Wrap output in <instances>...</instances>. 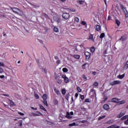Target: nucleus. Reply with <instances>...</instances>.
<instances>
[{
	"instance_id": "9",
	"label": "nucleus",
	"mask_w": 128,
	"mask_h": 128,
	"mask_svg": "<svg viewBox=\"0 0 128 128\" xmlns=\"http://www.w3.org/2000/svg\"><path fill=\"white\" fill-rule=\"evenodd\" d=\"M37 114L36 113H34V112H33L32 114V116H40V114H42V113L40 112H36Z\"/></svg>"
},
{
	"instance_id": "4",
	"label": "nucleus",
	"mask_w": 128,
	"mask_h": 128,
	"mask_svg": "<svg viewBox=\"0 0 128 128\" xmlns=\"http://www.w3.org/2000/svg\"><path fill=\"white\" fill-rule=\"evenodd\" d=\"M62 78H64V82H66V84H68V82H70V80H68V78L66 76L63 74L62 76Z\"/></svg>"
},
{
	"instance_id": "42",
	"label": "nucleus",
	"mask_w": 128,
	"mask_h": 128,
	"mask_svg": "<svg viewBox=\"0 0 128 128\" xmlns=\"http://www.w3.org/2000/svg\"><path fill=\"white\" fill-rule=\"evenodd\" d=\"M76 124V122H74V123L69 124V126H75Z\"/></svg>"
},
{
	"instance_id": "45",
	"label": "nucleus",
	"mask_w": 128,
	"mask_h": 128,
	"mask_svg": "<svg viewBox=\"0 0 128 128\" xmlns=\"http://www.w3.org/2000/svg\"><path fill=\"white\" fill-rule=\"evenodd\" d=\"M80 48H84V44L82 43L80 45Z\"/></svg>"
},
{
	"instance_id": "50",
	"label": "nucleus",
	"mask_w": 128,
	"mask_h": 128,
	"mask_svg": "<svg viewBox=\"0 0 128 128\" xmlns=\"http://www.w3.org/2000/svg\"><path fill=\"white\" fill-rule=\"evenodd\" d=\"M42 70L44 71L45 74H47L46 70V68H42Z\"/></svg>"
},
{
	"instance_id": "61",
	"label": "nucleus",
	"mask_w": 128,
	"mask_h": 128,
	"mask_svg": "<svg viewBox=\"0 0 128 128\" xmlns=\"http://www.w3.org/2000/svg\"><path fill=\"white\" fill-rule=\"evenodd\" d=\"M78 96V93H76L75 94V98H76Z\"/></svg>"
},
{
	"instance_id": "63",
	"label": "nucleus",
	"mask_w": 128,
	"mask_h": 128,
	"mask_svg": "<svg viewBox=\"0 0 128 128\" xmlns=\"http://www.w3.org/2000/svg\"><path fill=\"white\" fill-rule=\"evenodd\" d=\"M2 96H10L8 94H2Z\"/></svg>"
},
{
	"instance_id": "47",
	"label": "nucleus",
	"mask_w": 128,
	"mask_h": 128,
	"mask_svg": "<svg viewBox=\"0 0 128 128\" xmlns=\"http://www.w3.org/2000/svg\"><path fill=\"white\" fill-rule=\"evenodd\" d=\"M80 98L82 100H84V95L80 94Z\"/></svg>"
},
{
	"instance_id": "8",
	"label": "nucleus",
	"mask_w": 128,
	"mask_h": 128,
	"mask_svg": "<svg viewBox=\"0 0 128 128\" xmlns=\"http://www.w3.org/2000/svg\"><path fill=\"white\" fill-rule=\"evenodd\" d=\"M103 108L106 110H110V106L108 104H105L103 106Z\"/></svg>"
},
{
	"instance_id": "56",
	"label": "nucleus",
	"mask_w": 128,
	"mask_h": 128,
	"mask_svg": "<svg viewBox=\"0 0 128 128\" xmlns=\"http://www.w3.org/2000/svg\"><path fill=\"white\" fill-rule=\"evenodd\" d=\"M56 64H60V60H58L56 62Z\"/></svg>"
},
{
	"instance_id": "31",
	"label": "nucleus",
	"mask_w": 128,
	"mask_h": 128,
	"mask_svg": "<svg viewBox=\"0 0 128 128\" xmlns=\"http://www.w3.org/2000/svg\"><path fill=\"white\" fill-rule=\"evenodd\" d=\"M62 72H68V68H62Z\"/></svg>"
},
{
	"instance_id": "21",
	"label": "nucleus",
	"mask_w": 128,
	"mask_h": 128,
	"mask_svg": "<svg viewBox=\"0 0 128 128\" xmlns=\"http://www.w3.org/2000/svg\"><path fill=\"white\" fill-rule=\"evenodd\" d=\"M96 30L97 32H100V25H96Z\"/></svg>"
},
{
	"instance_id": "53",
	"label": "nucleus",
	"mask_w": 128,
	"mask_h": 128,
	"mask_svg": "<svg viewBox=\"0 0 128 128\" xmlns=\"http://www.w3.org/2000/svg\"><path fill=\"white\" fill-rule=\"evenodd\" d=\"M124 124H126V126L128 125V120H126V121H124Z\"/></svg>"
},
{
	"instance_id": "54",
	"label": "nucleus",
	"mask_w": 128,
	"mask_h": 128,
	"mask_svg": "<svg viewBox=\"0 0 128 128\" xmlns=\"http://www.w3.org/2000/svg\"><path fill=\"white\" fill-rule=\"evenodd\" d=\"M4 72V69L2 68H0V74H2Z\"/></svg>"
},
{
	"instance_id": "58",
	"label": "nucleus",
	"mask_w": 128,
	"mask_h": 128,
	"mask_svg": "<svg viewBox=\"0 0 128 128\" xmlns=\"http://www.w3.org/2000/svg\"><path fill=\"white\" fill-rule=\"evenodd\" d=\"M111 19L112 17L110 16H108V20H110Z\"/></svg>"
},
{
	"instance_id": "64",
	"label": "nucleus",
	"mask_w": 128,
	"mask_h": 128,
	"mask_svg": "<svg viewBox=\"0 0 128 128\" xmlns=\"http://www.w3.org/2000/svg\"><path fill=\"white\" fill-rule=\"evenodd\" d=\"M0 78H4V75L0 76Z\"/></svg>"
},
{
	"instance_id": "46",
	"label": "nucleus",
	"mask_w": 128,
	"mask_h": 128,
	"mask_svg": "<svg viewBox=\"0 0 128 128\" xmlns=\"http://www.w3.org/2000/svg\"><path fill=\"white\" fill-rule=\"evenodd\" d=\"M124 14H125V18H128V11L125 12H124Z\"/></svg>"
},
{
	"instance_id": "26",
	"label": "nucleus",
	"mask_w": 128,
	"mask_h": 128,
	"mask_svg": "<svg viewBox=\"0 0 128 128\" xmlns=\"http://www.w3.org/2000/svg\"><path fill=\"white\" fill-rule=\"evenodd\" d=\"M54 31L55 32H58V27H56V26H54Z\"/></svg>"
},
{
	"instance_id": "57",
	"label": "nucleus",
	"mask_w": 128,
	"mask_h": 128,
	"mask_svg": "<svg viewBox=\"0 0 128 128\" xmlns=\"http://www.w3.org/2000/svg\"><path fill=\"white\" fill-rule=\"evenodd\" d=\"M0 66H4V64L0 62Z\"/></svg>"
},
{
	"instance_id": "24",
	"label": "nucleus",
	"mask_w": 128,
	"mask_h": 128,
	"mask_svg": "<svg viewBox=\"0 0 128 128\" xmlns=\"http://www.w3.org/2000/svg\"><path fill=\"white\" fill-rule=\"evenodd\" d=\"M128 118V115H126L123 117H122L121 118H120V120H126Z\"/></svg>"
},
{
	"instance_id": "3",
	"label": "nucleus",
	"mask_w": 128,
	"mask_h": 128,
	"mask_svg": "<svg viewBox=\"0 0 128 128\" xmlns=\"http://www.w3.org/2000/svg\"><path fill=\"white\" fill-rule=\"evenodd\" d=\"M55 79L56 80L58 84H62V78H60V76H56L55 77Z\"/></svg>"
},
{
	"instance_id": "20",
	"label": "nucleus",
	"mask_w": 128,
	"mask_h": 128,
	"mask_svg": "<svg viewBox=\"0 0 128 128\" xmlns=\"http://www.w3.org/2000/svg\"><path fill=\"white\" fill-rule=\"evenodd\" d=\"M73 58H76V60H80V56L78 54H74L73 56Z\"/></svg>"
},
{
	"instance_id": "2",
	"label": "nucleus",
	"mask_w": 128,
	"mask_h": 128,
	"mask_svg": "<svg viewBox=\"0 0 128 128\" xmlns=\"http://www.w3.org/2000/svg\"><path fill=\"white\" fill-rule=\"evenodd\" d=\"M84 55L86 56V60H90V56H92L90 52H84Z\"/></svg>"
},
{
	"instance_id": "33",
	"label": "nucleus",
	"mask_w": 128,
	"mask_h": 128,
	"mask_svg": "<svg viewBox=\"0 0 128 128\" xmlns=\"http://www.w3.org/2000/svg\"><path fill=\"white\" fill-rule=\"evenodd\" d=\"M70 93H68V94H66V96H65V98L66 100H68V98H70Z\"/></svg>"
},
{
	"instance_id": "39",
	"label": "nucleus",
	"mask_w": 128,
	"mask_h": 128,
	"mask_svg": "<svg viewBox=\"0 0 128 128\" xmlns=\"http://www.w3.org/2000/svg\"><path fill=\"white\" fill-rule=\"evenodd\" d=\"M54 92L57 94H60V90L56 89H54Z\"/></svg>"
},
{
	"instance_id": "49",
	"label": "nucleus",
	"mask_w": 128,
	"mask_h": 128,
	"mask_svg": "<svg viewBox=\"0 0 128 128\" xmlns=\"http://www.w3.org/2000/svg\"><path fill=\"white\" fill-rule=\"evenodd\" d=\"M108 96H104V102H106V100H108Z\"/></svg>"
},
{
	"instance_id": "19",
	"label": "nucleus",
	"mask_w": 128,
	"mask_h": 128,
	"mask_svg": "<svg viewBox=\"0 0 128 128\" xmlns=\"http://www.w3.org/2000/svg\"><path fill=\"white\" fill-rule=\"evenodd\" d=\"M42 98H43L44 100H48V96L46 94H44L42 96Z\"/></svg>"
},
{
	"instance_id": "60",
	"label": "nucleus",
	"mask_w": 128,
	"mask_h": 128,
	"mask_svg": "<svg viewBox=\"0 0 128 128\" xmlns=\"http://www.w3.org/2000/svg\"><path fill=\"white\" fill-rule=\"evenodd\" d=\"M113 126H114V128H120V126H116V124H114Z\"/></svg>"
},
{
	"instance_id": "59",
	"label": "nucleus",
	"mask_w": 128,
	"mask_h": 128,
	"mask_svg": "<svg viewBox=\"0 0 128 128\" xmlns=\"http://www.w3.org/2000/svg\"><path fill=\"white\" fill-rule=\"evenodd\" d=\"M92 74H93V76H96V72H92Z\"/></svg>"
},
{
	"instance_id": "10",
	"label": "nucleus",
	"mask_w": 128,
	"mask_h": 128,
	"mask_svg": "<svg viewBox=\"0 0 128 128\" xmlns=\"http://www.w3.org/2000/svg\"><path fill=\"white\" fill-rule=\"evenodd\" d=\"M54 20H55V22H56L58 24H60V18H54Z\"/></svg>"
},
{
	"instance_id": "7",
	"label": "nucleus",
	"mask_w": 128,
	"mask_h": 128,
	"mask_svg": "<svg viewBox=\"0 0 128 128\" xmlns=\"http://www.w3.org/2000/svg\"><path fill=\"white\" fill-rule=\"evenodd\" d=\"M111 102H116V104H118L120 99L116 98H114L111 99Z\"/></svg>"
},
{
	"instance_id": "48",
	"label": "nucleus",
	"mask_w": 128,
	"mask_h": 128,
	"mask_svg": "<svg viewBox=\"0 0 128 128\" xmlns=\"http://www.w3.org/2000/svg\"><path fill=\"white\" fill-rule=\"evenodd\" d=\"M84 102H90V98H86Z\"/></svg>"
},
{
	"instance_id": "40",
	"label": "nucleus",
	"mask_w": 128,
	"mask_h": 128,
	"mask_svg": "<svg viewBox=\"0 0 128 128\" xmlns=\"http://www.w3.org/2000/svg\"><path fill=\"white\" fill-rule=\"evenodd\" d=\"M106 118V116H101L98 118V120H102V118Z\"/></svg>"
},
{
	"instance_id": "27",
	"label": "nucleus",
	"mask_w": 128,
	"mask_h": 128,
	"mask_svg": "<svg viewBox=\"0 0 128 128\" xmlns=\"http://www.w3.org/2000/svg\"><path fill=\"white\" fill-rule=\"evenodd\" d=\"M42 102L44 106H48V101L46 100H44Z\"/></svg>"
},
{
	"instance_id": "12",
	"label": "nucleus",
	"mask_w": 128,
	"mask_h": 128,
	"mask_svg": "<svg viewBox=\"0 0 128 128\" xmlns=\"http://www.w3.org/2000/svg\"><path fill=\"white\" fill-rule=\"evenodd\" d=\"M66 118H72V117L70 116V112H66Z\"/></svg>"
},
{
	"instance_id": "13",
	"label": "nucleus",
	"mask_w": 128,
	"mask_h": 128,
	"mask_svg": "<svg viewBox=\"0 0 128 128\" xmlns=\"http://www.w3.org/2000/svg\"><path fill=\"white\" fill-rule=\"evenodd\" d=\"M128 68V60L126 62V64H124L123 69L126 70Z\"/></svg>"
},
{
	"instance_id": "5",
	"label": "nucleus",
	"mask_w": 128,
	"mask_h": 128,
	"mask_svg": "<svg viewBox=\"0 0 128 128\" xmlns=\"http://www.w3.org/2000/svg\"><path fill=\"white\" fill-rule=\"evenodd\" d=\"M62 17L64 20H68L70 18V14L68 13H63L62 14Z\"/></svg>"
},
{
	"instance_id": "11",
	"label": "nucleus",
	"mask_w": 128,
	"mask_h": 128,
	"mask_svg": "<svg viewBox=\"0 0 128 128\" xmlns=\"http://www.w3.org/2000/svg\"><path fill=\"white\" fill-rule=\"evenodd\" d=\"M120 8L121 10H122L124 13L126 12H128V10H126V8H124V6L121 5Z\"/></svg>"
},
{
	"instance_id": "34",
	"label": "nucleus",
	"mask_w": 128,
	"mask_h": 128,
	"mask_svg": "<svg viewBox=\"0 0 128 128\" xmlns=\"http://www.w3.org/2000/svg\"><path fill=\"white\" fill-rule=\"evenodd\" d=\"M80 24H82L83 26H88L86 24V21H82Z\"/></svg>"
},
{
	"instance_id": "25",
	"label": "nucleus",
	"mask_w": 128,
	"mask_h": 128,
	"mask_svg": "<svg viewBox=\"0 0 128 128\" xmlns=\"http://www.w3.org/2000/svg\"><path fill=\"white\" fill-rule=\"evenodd\" d=\"M104 36H106V34H104V32H102V34H100V38H104Z\"/></svg>"
},
{
	"instance_id": "6",
	"label": "nucleus",
	"mask_w": 128,
	"mask_h": 128,
	"mask_svg": "<svg viewBox=\"0 0 128 128\" xmlns=\"http://www.w3.org/2000/svg\"><path fill=\"white\" fill-rule=\"evenodd\" d=\"M120 84V81L116 80L110 82V86H116V84Z\"/></svg>"
},
{
	"instance_id": "43",
	"label": "nucleus",
	"mask_w": 128,
	"mask_h": 128,
	"mask_svg": "<svg viewBox=\"0 0 128 128\" xmlns=\"http://www.w3.org/2000/svg\"><path fill=\"white\" fill-rule=\"evenodd\" d=\"M120 40H122V42H124V40H126V36H122Z\"/></svg>"
},
{
	"instance_id": "15",
	"label": "nucleus",
	"mask_w": 128,
	"mask_h": 128,
	"mask_svg": "<svg viewBox=\"0 0 128 128\" xmlns=\"http://www.w3.org/2000/svg\"><path fill=\"white\" fill-rule=\"evenodd\" d=\"M114 120L112 119V120H110L108 121V122H106V124H114Z\"/></svg>"
},
{
	"instance_id": "1",
	"label": "nucleus",
	"mask_w": 128,
	"mask_h": 128,
	"mask_svg": "<svg viewBox=\"0 0 128 128\" xmlns=\"http://www.w3.org/2000/svg\"><path fill=\"white\" fill-rule=\"evenodd\" d=\"M11 10H12V12H14V14H20V13L22 12V11L17 8H11Z\"/></svg>"
},
{
	"instance_id": "55",
	"label": "nucleus",
	"mask_w": 128,
	"mask_h": 128,
	"mask_svg": "<svg viewBox=\"0 0 128 128\" xmlns=\"http://www.w3.org/2000/svg\"><path fill=\"white\" fill-rule=\"evenodd\" d=\"M84 1H82V0H80L79 1V4H84Z\"/></svg>"
},
{
	"instance_id": "32",
	"label": "nucleus",
	"mask_w": 128,
	"mask_h": 128,
	"mask_svg": "<svg viewBox=\"0 0 128 128\" xmlns=\"http://www.w3.org/2000/svg\"><path fill=\"white\" fill-rule=\"evenodd\" d=\"M34 96L36 100H38V98H40V96H38V94H34Z\"/></svg>"
},
{
	"instance_id": "17",
	"label": "nucleus",
	"mask_w": 128,
	"mask_h": 128,
	"mask_svg": "<svg viewBox=\"0 0 128 128\" xmlns=\"http://www.w3.org/2000/svg\"><path fill=\"white\" fill-rule=\"evenodd\" d=\"M39 106L40 108V110H44V112H46V109L41 104H39Z\"/></svg>"
},
{
	"instance_id": "30",
	"label": "nucleus",
	"mask_w": 128,
	"mask_h": 128,
	"mask_svg": "<svg viewBox=\"0 0 128 128\" xmlns=\"http://www.w3.org/2000/svg\"><path fill=\"white\" fill-rule=\"evenodd\" d=\"M44 16L46 18L47 20H50V17H48V16L46 14V13H44Z\"/></svg>"
},
{
	"instance_id": "23",
	"label": "nucleus",
	"mask_w": 128,
	"mask_h": 128,
	"mask_svg": "<svg viewBox=\"0 0 128 128\" xmlns=\"http://www.w3.org/2000/svg\"><path fill=\"white\" fill-rule=\"evenodd\" d=\"M88 40H94V36L92 34H90L89 36Z\"/></svg>"
},
{
	"instance_id": "37",
	"label": "nucleus",
	"mask_w": 128,
	"mask_h": 128,
	"mask_svg": "<svg viewBox=\"0 0 128 128\" xmlns=\"http://www.w3.org/2000/svg\"><path fill=\"white\" fill-rule=\"evenodd\" d=\"M119 104H126V101L122 100V101H119L118 102Z\"/></svg>"
},
{
	"instance_id": "14",
	"label": "nucleus",
	"mask_w": 128,
	"mask_h": 128,
	"mask_svg": "<svg viewBox=\"0 0 128 128\" xmlns=\"http://www.w3.org/2000/svg\"><path fill=\"white\" fill-rule=\"evenodd\" d=\"M115 23L116 24H117L118 26H120V21L118 19H116L115 20Z\"/></svg>"
},
{
	"instance_id": "29",
	"label": "nucleus",
	"mask_w": 128,
	"mask_h": 128,
	"mask_svg": "<svg viewBox=\"0 0 128 128\" xmlns=\"http://www.w3.org/2000/svg\"><path fill=\"white\" fill-rule=\"evenodd\" d=\"M74 22H76V24H78V22H80V18H78V17H75Z\"/></svg>"
},
{
	"instance_id": "41",
	"label": "nucleus",
	"mask_w": 128,
	"mask_h": 128,
	"mask_svg": "<svg viewBox=\"0 0 128 128\" xmlns=\"http://www.w3.org/2000/svg\"><path fill=\"white\" fill-rule=\"evenodd\" d=\"M76 90L78 92H82V89L79 86L76 88Z\"/></svg>"
},
{
	"instance_id": "28",
	"label": "nucleus",
	"mask_w": 128,
	"mask_h": 128,
	"mask_svg": "<svg viewBox=\"0 0 128 128\" xmlns=\"http://www.w3.org/2000/svg\"><path fill=\"white\" fill-rule=\"evenodd\" d=\"M8 101L10 102V104L11 106H14V102H12V100L8 99Z\"/></svg>"
},
{
	"instance_id": "18",
	"label": "nucleus",
	"mask_w": 128,
	"mask_h": 128,
	"mask_svg": "<svg viewBox=\"0 0 128 128\" xmlns=\"http://www.w3.org/2000/svg\"><path fill=\"white\" fill-rule=\"evenodd\" d=\"M124 76H126V74H124L122 75H118V78H120V80H122V78H124Z\"/></svg>"
},
{
	"instance_id": "62",
	"label": "nucleus",
	"mask_w": 128,
	"mask_h": 128,
	"mask_svg": "<svg viewBox=\"0 0 128 128\" xmlns=\"http://www.w3.org/2000/svg\"><path fill=\"white\" fill-rule=\"evenodd\" d=\"M83 78H84V80H86V76L83 75Z\"/></svg>"
},
{
	"instance_id": "51",
	"label": "nucleus",
	"mask_w": 128,
	"mask_h": 128,
	"mask_svg": "<svg viewBox=\"0 0 128 128\" xmlns=\"http://www.w3.org/2000/svg\"><path fill=\"white\" fill-rule=\"evenodd\" d=\"M90 92H94V94H95L96 96V92H94V90L92 89V90H90Z\"/></svg>"
},
{
	"instance_id": "22",
	"label": "nucleus",
	"mask_w": 128,
	"mask_h": 128,
	"mask_svg": "<svg viewBox=\"0 0 128 128\" xmlns=\"http://www.w3.org/2000/svg\"><path fill=\"white\" fill-rule=\"evenodd\" d=\"M124 116V114L123 112H120V114H118L117 116V118H122V116Z\"/></svg>"
},
{
	"instance_id": "52",
	"label": "nucleus",
	"mask_w": 128,
	"mask_h": 128,
	"mask_svg": "<svg viewBox=\"0 0 128 128\" xmlns=\"http://www.w3.org/2000/svg\"><path fill=\"white\" fill-rule=\"evenodd\" d=\"M18 114H20V116H24V114L22 112H18Z\"/></svg>"
},
{
	"instance_id": "44",
	"label": "nucleus",
	"mask_w": 128,
	"mask_h": 128,
	"mask_svg": "<svg viewBox=\"0 0 128 128\" xmlns=\"http://www.w3.org/2000/svg\"><path fill=\"white\" fill-rule=\"evenodd\" d=\"M62 94H66V90L62 89Z\"/></svg>"
},
{
	"instance_id": "35",
	"label": "nucleus",
	"mask_w": 128,
	"mask_h": 128,
	"mask_svg": "<svg viewBox=\"0 0 128 128\" xmlns=\"http://www.w3.org/2000/svg\"><path fill=\"white\" fill-rule=\"evenodd\" d=\"M54 104L56 106H58V101L56 99L54 100Z\"/></svg>"
},
{
	"instance_id": "38",
	"label": "nucleus",
	"mask_w": 128,
	"mask_h": 128,
	"mask_svg": "<svg viewBox=\"0 0 128 128\" xmlns=\"http://www.w3.org/2000/svg\"><path fill=\"white\" fill-rule=\"evenodd\" d=\"M88 64V63H85L82 66V70H86V66Z\"/></svg>"
},
{
	"instance_id": "16",
	"label": "nucleus",
	"mask_w": 128,
	"mask_h": 128,
	"mask_svg": "<svg viewBox=\"0 0 128 128\" xmlns=\"http://www.w3.org/2000/svg\"><path fill=\"white\" fill-rule=\"evenodd\" d=\"M90 52H92V54H94V52H96V48H94V46L91 47L90 48Z\"/></svg>"
},
{
	"instance_id": "36",
	"label": "nucleus",
	"mask_w": 128,
	"mask_h": 128,
	"mask_svg": "<svg viewBox=\"0 0 128 128\" xmlns=\"http://www.w3.org/2000/svg\"><path fill=\"white\" fill-rule=\"evenodd\" d=\"M93 86H98V82H95L93 84Z\"/></svg>"
}]
</instances>
